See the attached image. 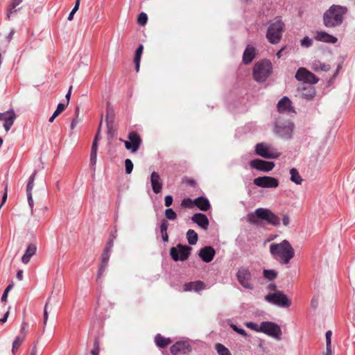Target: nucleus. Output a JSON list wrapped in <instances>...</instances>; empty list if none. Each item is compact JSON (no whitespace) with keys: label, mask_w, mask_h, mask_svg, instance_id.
<instances>
[{"label":"nucleus","mask_w":355,"mask_h":355,"mask_svg":"<svg viewBox=\"0 0 355 355\" xmlns=\"http://www.w3.org/2000/svg\"><path fill=\"white\" fill-rule=\"evenodd\" d=\"M270 253L276 260L282 264H288L295 256V251L287 240L279 243H272L270 245Z\"/></svg>","instance_id":"1"},{"label":"nucleus","mask_w":355,"mask_h":355,"mask_svg":"<svg viewBox=\"0 0 355 355\" xmlns=\"http://www.w3.org/2000/svg\"><path fill=\"white\" fill-rule=\"evenodd\" d=\"M347 12L345 6L332 5L323 14V24L327 28H335L340 26L343 22L344 16Z\"/></svg>","instance_id":"2"},{"label":"nucleus","mask_w":355,"mask_h":355,"mask_svg":"<svg viewBox=\"0 0 355 355\" xmlns=\"http://www.w3.org/2000/svg\"><path fill=\"white\" fill-rule=\"evenodd\" d=\"M247 220L250 224L255 225H260L261 220H265L274 226L280 225V218L266 208H258L254 212L249 213L247 215Z\"/></svg>","instance_id":"3"},{"label":"nucleus","mask_w":355,"mask_h":355,"mask_svg":"<svg viewBox=\"0 0 355 355\" xmlns=\"http://www.w3.org/2000/svg\"><path fill=\"white\" fill-rule=\"evenodd\" d=\"M272 65L269 60L265 59L254 64L252 70L254 79L259 83L265 82L271 75Z\"/></svg>","instance_id":"4"},{"label":"nucleus","mask_w":355,"mask_h":355,"mask_svg":"<svg viewBox=\"0 0 355 355\" xmlns=\"http://www.w3.org/2000/svg\"><path fill=\"white\" fill-rule=\"evenodd\" d=\"M284 24L280 19L270 23L266 32V38L271 44H277L282 39Z\"/></svg>","instance_id":"5"},{"label":"nucleus","mask_w":355,"mask_h":355,"mask_svg":"<svg viewBox=\"0 0 355 355\" xmlns=\"http://www.w3.org/2000/svg\"><path fill=\"white\" fill-rule=\"evenodd\" d=\"M265 300L272 304L279 307L288 308L291 306V302L287 296L281 291L269 293L264 297Z\"/></svg>","instance_id":"6"},{"label":"nucleus","mask_w":355,"mask_h":355,"mask_svg":"<svg viewBox=\"0 0 355 355\" xmlns=\"http://www.w3.org/2000/svg\"><path fill=\"white\" fill-rule=\"evenodd\" d=\"M239 283L245 288L252 290V275L248 267L242 266L238 269L236 275Z\"/></svg>","instance_id":"7"},{"label":"nucleus","mask_w":355,"mask_h":355,"mask_svg":"<svg viewBox=\"0 0 355 355\" xmlns=\"http://www.w3.org/2000/svg\"><path fill=\"white\" fill-rule=\"evenodd\" d=\"M255 153L257 155L266 159H275L280 156L276 149L266 143H259L255 146Z\"/></svg>","instance_id":"8"},{"label":"nucleus","mask_w":355,"mask_h":355,"mask_svg":"<svg viewBox=\"0 0 355 355\" xmlns=\"http://www.w3.org/2000/svg\"><path fill=\"white\" fill-rule=\"evenodd\" d=\"M191 250L192 248L189 246L178 243L176 247H173L171 248L170 255L171 258L175 261H183L189 258Z\"/></svg>","instance_id":"9"},{"label":"nucleus","mask_w":355,"mask_h":355,"mask_svg":"<svg viewBox=\"0 0 355 355\" xmlns=\"http://www.w3.org/2000/svg\"><path fill=\"white\" fill-rule=\"evenodd\" d=\"M260 332H262L278 340L281 339L282 334L280 327L272 322H262L260 324Z\"/></svg>","instance_id":"10"},{"label":"nucleus","mask_w":355,"mask_h":355,"mask_svg":"<svg viewBox=\"0 0 355 355\" xmlns=\"http://www.w3.org/2000/svg\"><path fill=\"white\" fill-rule=\"evenodd\" d=\"M128 141L120 139L125 144L127 150H130L132 153H136L141 144V139L139 134L136 132H131L128 135Z\"/></svg>","instance_id":"11"},{"label":"nucleus","mask_w":355,"mask_h":355,"mask_svg":"<svg viewBox=\"0 0 355 355\" xmlns=\"http://www.w3.org/2000/svg\"><path fill=\"white\" fill-rule=\"evenodd\" d=\"M294 125L291 121L283 123L277 122L275 125V131L279 137L284 139H290L292 136Z\"/></svg>","instance_id":"12"},{"label":"nucleus","mask_w":355,"mask_h":355,"mask_svg":"<svg viewBox=\"0 0 355 355\" xmlns=\"http://www.w3.org/2000/svg\"><path fill=\"white\" fill-rule=\"evenodd\" d=\"M295 78L299 81H302L305 83L309 84H315L319 80V79L312 72L308 71L304 67L298 69L295 73Z\"/></svg>","instance_id":"13"},{"label":"nucleus","mask_w":355,"mask_h":355,"mask_svg":"<svg viewBox=\"0 0 355 355\" xmlns=\"http://www.w3.org/2000/svg\"><path fill=\"white\" fill-rule=\"evenodd\" d=\"M254 184L261 188L275 189L279 186V180L273 177L262 176L254 179Z\"/></svg>","instance_id":"14"},{"label":"nucleus","mask_w":355,"mask_h":355,"mask_svg":"<svg viewBox=\"0 0 355 355\" xmlns=\"http://www.w3.org/2000/svg\"><path fill=\"white\" fill-rule=\"evenodd\" d=\"M170 350L173 355H188L191 347L187 341H178L171 347Z\"/></svg>","instance_id":"15"},{"label":"nucleus","mask_w":355,"mask_h":355,"mask_svg":"<svg viewBox=\"0 0 355 355\" xmlns=\"http://www.w3.org/2000/svg\"><path fill=\"white\" fill-rule=\"evenodd\" d=\"M16 119V114L12 109L5 112H0V121H3V128L6 132H8Z\"/></svg>","instance_id":"16"},{"label":"nucleus","mask_w":355,"mask_h":355,"mask_svg":"<svg viewBox=\"0 0 355 355\" xmlns=\"http://www.w3.org/2000/svg\"><path fill=\"white\" fill-rule=\"evenodd\" d=\"M250 165L252 168L263 172L270 171L275 167V163L273 162L265 161L259 159L252 160Z\"/></svg>","instance_id":"17"},{"label":"nucleus","mask_w":355,"mask_h":355,"mask_svg":"<svg viewBox=\"0 0 355 355\" xmlns=\"http://www.w3.org/2000/svg\"><path fill=\"white\" fill-rule=\"evenodd\" d=\"M100 128L96 132L92 142L91 152H90V166L92 171H95V166L97 161V151H98V141L99 139Z\"/></svg>","instance_id":"18"},{"label":"nucleus","mask_w":355,"mask_h":355,"mask_svg":"<svg viewBox=\"0 0 355 355\" xmlns=\"http://www.w3.org/2000/svg\"><path fill=\"white\" fill-rule=\"evenodd\" d=\"M150 183L153 191L158 194L162 191L163 184L158 173L153 171L150 175Z\"/></svg>","instance_id":"19"},{"label":"nucleus","mask_w":355,"mask_h":355,"mask_svg":"<svg viewBox=\"0 0 355 355\" xmlns=\"http://www.w3.org/2000/svg\"><path fill=\"white\" fill-rule=\"evenodd\" d=\"M215 254L216 252L214 248L211 246H205L200 249L198 254L203 261L209 263L213 260Z\"/></svg>","instance_id":"20"},{"label":"nucleus","mask_w":355,"mask_h":355,"mask_svg":"<svg viewBox=\"0 0 355 355\" xmlns=\"http://www.w3.org/2000/svg\"><path fill=\"white\" fill-rule=\"evenodd\" d=\"M314 38L319 42L329 43V44H336L338 42L337 37H334L332 35L327 33L325 31H318L316 32Z\"/></svg>","instance_id":"21"},{"label":"nucleus","mask_w":355,"mask_h":355,"mask_svg":"<svg viewBox=\"0 0 355 355\" xmlns=\"http://www.w3.org/2000/svg\"><path fill=\"white\" fill-rule=\"evenodd\" d=\"M291 101L290 99L284 96L277 103V108L279 112H294V110L291 106Z\"/></svg>","instance_id":"22"},{"label":"nucleus","mask_w":355,"mask_h":355,"mask_svg":"<svg viewBox=\"0 0 355 355\" xmlns=\"http://www.w3.org/2000/svg\"><path fill=\"white\" fill-rule=\"evenodd\" d=\"M299 95L306 101H310L315 96V89L313 86L309 85L306 87H298Z\"/></svg>","instance_id":"23"},{"label":"nucleus","mask_w":355,"mask_h":355,"mask_svg":"<svg viewBox=\"0 0 355 355\" xmlns=\"http://www.w3.org/2000/svg\"><path fill=\"white\" fill-rule=\"evenodd\" d=\"M191 220L203 230H207L208 229L209 222L205 214L196 213L192 216Z\"/></svg>","instance_id":"24"},{"label":"nucleus","mask_w":355,"mask_h":355,"mask_svg":"<svg viewBox=\"0 0 355 355\" xmlns=\"http://www.w3.org/2000/svg\"><path fill=\"white\" fill-rule=\"evenodd\" d=\"M255 48L251 45H248L243 54V62L245 64H249L255 57Z\"/></svg>","instance_id":"25"},{"label":"nucleus","mask_w":355,"mask_h":355,"mask_svg":"<svg viewBox=\"0 0 355 355\" xmlns=\"http://www.w3.org/2000/svg\"><path fill=\"white\" fill-rule=\"evenodd\" d=\"M205 288V284L203 282L201 281L191 282L184 285V291H194L196 292H198Z\"/></svg>","instance_id":"26"},{"label":"nucleus","mask_w":355,"mask_h":355,"mask_svg":"<svg viewBox=\"0 0 355 355\" xmlns=\"http://www.w3.org/2000/svg\"><path fill=\"white\" fill-rule=\"evenodd\" d=\"M37 250V247L35 244L31 243L27 246V248L25 251L24 254L21 257V261L24 264H27L31 258L35 254Z\"/></svg>","instance_id":"27"},{"label":"nucleus","mask_w":355,"mask_h":355,"mask_svg":"<svg viewBox=\"0 0 355 355\" xmlns=\"http://www.w3.org/2000/svg\"><path fill=\"white\" fill-rule=\"evenodd\" d=\"M195 205L203 211H206L210 208V203L208 199L202 196L195 199Z\"/></svg>","instance_id":"28"},{"label":"nucleus","mask_w":355,"mask_h":355,"mask_svg":"<svg viewBox=\"0 0 355 355\" xmlns=\"http://www.w3.org/2000/svg\"><path fill=\"white\" fill-rule=\"evenodd\" d=\"M155 342L159 347L163 349L167 347L171 343V340L170 338H164L158 334L155 338Z\"/></svg>","instance_id":"29"},{"label":"nucleus","mask_w":355,"mask_h":355,"mask_svg":"<svg viewBox=\"0 0 355 355\" xmlns=\"http://www.w3.org/2000/svg\"><path fill=\"white\" fill-rule=\"evenodd\" d=\"M168 227V223L166 220L163 219L159 226L160 234L164 242L168 241V235L167 233V229Z\"/></svg>","instance_id":"30"},{"label":"nucleus","mask_w":355,"mask_h":355,"mask_svg":"<svg viewBox=\"0 0 355 355\" xmlns=\"http://www.w3.org/2000/svg\"><path fill=\"white\" fill-rule=\"evenodd\" d=\"M291 181L295 183L296 184H301L303 180L300 176L298 171L295 168H292L290 170Z\"/></svg>","instance_id":"31"},{"label":"nucleus","mask_w":355,"mask_h":355,"mask_svg":"<svg viewBox=\"0 0 355 355\" xmlns=\"http://www.w3.org/2000/svg\"><path fill=\"white\" fill-rule=\"evenodd\" d=\"M187 238L190 245H195L198 241V236L193 230H189L187 232Z\"/></svg>","instance_id":"32"},{"label":"nucleus","mask_w":355,"mask_h":355,"mask_svg":"<svg viewBox=\"0 0 355 355\" xmlns=\"http://www.w3.org/2000/svg\"><path fill=\"white\" fill-rule=\"evenodd\" d=\"M263 275L266 279L272 281L277 277V272L273 269H264Z\"/></svg>","instance_id":"33"},{"label":"nucleus","mask_w":355,"mask_h":355,"mask_svg":"<svg viewBox=\"0 0 355 355\" xmlns=\"http://www.w3.org/2000/svg\"><path fill=\"white\" fill-rule=\"evenodd\" d=\"M114 114L112 109L108 106L107 108L106 118L105 121L107 123V128L110 129L111 125L114 123Z\"/></svg>","instance_id":"34"},{"label":"nucleus","mask_w":355,"mask_h":355,"mask_svg":"<svg viewBox=\"0 0 355 355\" xmlns=\"http://www.w3.org/2000/svg\"><path fill=\"white\" fill-rule=\"evenodd\" d=\"M218 355H232L228 348L221 343H216L214 346Z\"/></svg>","instance_id":"35"},{"label":"nucleus","mask_w":355,"mask_h":355,"mask_svg":"<svg viewBox=\"0 0 355 355\" xmlns=\"http://www.w3.org/2000/svg\"><path fill=\"white\" fill-rule=\"evenodd\" d=\"M36 173H37V171H35L28 178V183L26 185V195H28V193L32 194V190L34 187V181H35Z\"/></svg>","instance_id":"36"},{"label":"nucleus","mask_w":355,"mask_h":355,"mask_svg":"<svg viewBox=\"0 0 355 355\" xmlns=\"http://www.w3.org/2000/svg\"><path fill=\"white\" fill-rule=\"evenodd\" d=\"M21 2V0H12L10 9L7 13V18L10 19L12 14L16 13L19 9L16 7Z\"/></svg>","instance_id":"37"},{"label":"nucleus","mask_w":355,"mask_h":355,"mask_svg":"<svg viewBox=\"0 0 355 355\" xmlns=\"http://www.w3.org/2000/svg\"><path fill=\"white\" fill-rule=\"evenodd\" d=\"M24 340V336H18L12 343V353H15Z\"/></svg>","instance_id":"38"},{"label":"nucleus","mask_w":355,"mask_h":355,"mask_svg":"<svg viewBox=\"0 0 355 355\" xmlns=\"http://www.w3.org/2000/svg\"><path fill=\"white\" fill-rule=\"evenodd\" d=\"M165 216L168 220H175L177 219V214L176 212L171 208H168L165 210Z\"/></svg>","instance_id":"39"},{"label":"nucleus","mask_w":355,"mask_h":355,"mask_svg":"<svg viewBox=\"0 0 355 355\" xmlns=\"http://www.w3.org/2000/svg\"><path fill=\"white\" fill-rule=\"evenodd\" d=\"M195 205V200H193L191 198H184L182 200L181 206L185 208H191Z\"/></svg>","instance_id":"40"},{"label":"nucleus","mask_w":355,"mask_h":355,"mask_svg":"<svg viewBox=\"0 0 355 355\" xmlns=\"http://www.w3.org/2000/svg\"><path fill=\"white\" fill-rule=\"evenodd\" d=\"M148 21V16L145 12H141L137 19V22L141 26H145Z\"/></svg>","instance_id":"41"},{"label":"nucleus","mask_w":355,"mask_h":355,"mask_svg":"<svg viewBox=\"0 0 355 355\" xmlns=\"http://www.w3.org/2000/svg\"><path fill=\"white\" fill-rule=\"evenodd\" d=\"M300 44L303 47L309 48L312 46L313 40L309 37L306 36L300 40Z\"/></svg>","instance_id":"42"},{"label":"nucleus","mask_w":355,"mask_h":355,"mask_svg":"<svg viewBox=\"0 0 355 355\" xmlns=\"http://www.w3.org/2000/svg\"><path fill=\"white\" fill-rule=\"evenodd\" d=\"M125 173L127 174H130L133 169V163L130 159H126L125 160Z\"/></svg>","instance_id":"43"},{"label":"nucleus","mask_w":355,"mask_h":355,"mask_svg":"<svg viewBox=\"0 0 355 355\" xmlns=\"http://www.w3.org/2000/svg\"><path fill=\"white\" fill-rule=\"evenodd\" d=\"M314 70H322L327 71V66L324 64H322L318 61H315L313 63V67Z\"/></svg>","instance_id":"44"},{"label":"nucleus","mask_w":355,"mask_h":355,"mask_svg":"<svg viewBox=\"0 0 355 355\" xmlns=\"http://www.w3.org/2000/svg\"><path fill=\"white\" fill-rule=\"evenodd\" d=\"M230 327L236 332L239 334L240 335L243 336V337H245L247 336L246 331L236 326V324H231Z\"/></svg>","instance_id":"45"},{"label":"nucleus","mask_w":355,"mask_h":355,"mask_svg":"<svg viewBox=\"0 0 355 355\" xmlns=\"http://www.w3.org/2000/svg\"><path fill=\"white\" fill-rule=\"evenodd\" d=\"M67 105L64 103H59L57 106L56 110L54 111L53 114L55 116H59L66 108Z\"/></svg>","instance_id":"46"},{"label":"nucleus","mask_w":355,"mask_h":355,"mask_svg":"<svg viewBox=\"0 0 355 355\" xmlns=\"http://www.w3.org/2000/svg\"><path fill=\"white\" fill-rule=\"evenodd\" d=\"M12 288H13V284H9L6 287V288L4 290L3 293L1 296V299L2 302H6L7 301L8 293Z\"/></svg>","instance_id":"47"},{"label":"nucleus","mask_w":355,"mask_h":355,"mask_svg":"<svg viewBox=\"0 0 355 355\" xmlns=\"http://www.w3.org/2000/svg\"><path fill=\"white\" fill-rule=\"evenodd\" d=\"M107 266V265L101 263V266H100L98 271L97 277H96L97 282H100L101 278L102 275H103V272H105Z\"/></svg>","instance_id":"48"},{"label":"nucleus","mask_w":355,"mask_h":355,"mask_svg":"<svg viewBox=\"0 0 355 355\" xmlns=\"http://www.w3.org/2000/svg\"><path fill=\"white\" fill-rule=\"evenodd\" d=\"M144 46L142 44L139 45L137 49H136L135 54V60H141V54L143 53Z\"/></svg>","instance_id":"49"},{"label":"nucleus","mask_w":355,"mask_h":355,"mask_svg":"<svg viewBox=\"0 0 355 355\" xmlns=\"http://www.w3.org/2000/svg\"><path fill=\"white\" fill-rule=\"evenodd\" d=\"M110 253L111 252L103 251V252L102 254L101 263L107 266V263H108V261H109V259H110Z\"/></svg>","instance_id":"50"},{"label":"nucleus","mask_w":355,"mask_h":355,"mask_svg":"<svg viewBox=\"0 0 355 355\" xmlns=\"http://www.w3.org/2000/svg\"><path fill=\"white\" fill-rule=\"evenodd\" d=\"M245 325L248 328H250L255 331L260 332V329H259L260 325H258L257 324H256L254 322H246Z\"/></svg>","instance_id":"51"},{"label":"nucleus","mask_w":355,"mask_h":355,"mask_svg":"<svg viewBox=\"0 0 355 355\" xmlns=\"http://www.w3.org/2000/svg\"><path fill=\"white\" fill-rule=\"evenodd\" d=\"M92 355L99 354V343L97 338L95 339L94 343V349L91 352Z\"/></svg>","instance_id":"52"},{"label":"nucleus","mask_w":355,"mask_h":355,"mask_svg":"<svg viewBox=\"0 0 355 355\" xmlns=\"http://www.w3.org/2000/svg\"><path fill=\"white\" fill-rule=\"evenodd\" d=\"M173 198L172 196L168 195V196H165L164 205L166 207H170L173 204Z\"/></svg>","instance_id":"53"},{"label":"nucleus","mask_w":355,"mask_h":355,"mask_svg":"<svg viewBox=\"0 0 355 355\" xmlns=\"http://www.w3.org/2000/svg\"><path fill=\"white\" fill-rule=\"evenodd\" d=\"M114 242L113 239H109V241H107L106 246L103 251L111 252V249L113 247Z\"/></svg>","instance_id":"54"},{"label":"nucleus","mask_w":355,"mask_h":355,"mask_svg":"<svg viewBox=\"0 0 355 355\" xmlns=\"http://www.w3.org/2000/svg\"><path fill=\"white\" fill-rule=\"evenodd\" d=\"M28 203L31 208V214L33 212L34 202L32 194L27 195Z\"/></svg>","instance_id":"55"},{"label":"nucleus","mask_w":355,"mask_h":355,"mask_svg":"<svg viewBox=\"0 0 355 355\" xmlns=\"http://www.w3.org/2000/svg\"><path fill=\"white\" fill-rule=\"evenodd\" d=\"M48 304H49V302H47L44 308V326L46 324L48 318H49V314H48V311H47Z\"/></svg>","instance_id":"56"},{"label":"nucleus","mask_w":355,"mask_h":355,"mask_svg":"<svg viewBox=\"0 0 355 355\" xmlns=\"http://www.w3.org/2000/svg\"><path fill=\"white\" fill-rule=\"evenodd\" d=\"M319 303L318 297L314 296L311 302V305L313 309H315L318 307Z\"/></svg>","instance_id":"57"},{"label":"nucleus","mask_w":355,"mask_h":355,"mask_svg":"<svg viewBox=\"0 0 355 355\" xmlns=\"http://www.w3.org/2000/svg\"><path fill=\"white\" fill-rule=\"evenodd\" d=\"M331 336H332L331 331L329 330L326 332V334H325L326 344H331Z\"/></svg>","instance_id":"58"},{"label":"nucleus","mask_w":355,"mask_h":355,"mask_svg":"<svg viewBox=\"0 0 355 355\" xmlns=\"http://www.w3.org/2000/svg\"><path fill=\"white\" fill-rule=\"evenodd\" d=\"M282 223L284 226H288L290 224V218L288 214L283 215Z\"/></svg>","instance_id":"59"},{"label":"nucleus","mask_w":355,"mask_h":355,"mask_svg":"<svg viewBox=\"0 0 355 355\" xmlns=\"http://www.w3.org/2000/svg\"><path fill=\"white\" fill-rule=\"evenodd\" d=\"M7 193H8V184H5V188H4V193L3 195V197H2V202H1V205H3L6 200H7Z\"/></svg>","instance_id":"60"},{"label":"nucleus","mask_w":355,"mask_h":355,"mask_svg":"<svg viewBox=\"0 0 355 355\" xmlns=\"http://www.w3.org/2000/svg\"><path fill=\"white\" fill-rule=\"evenodd\" d=\"M28 327V324L26 322H23L21 326V335L20 336H24L26 334V328Z\"/></svg>","instance_id":"61"},{"label":"nucleus","mask_w":355,"mask_h":355,"mask_svg":"<svg viewBox=\"0 0 355 355\" xmlns=\"http://www.w3.org/2000/svg\"><path fill=\"white\" fill-rule=\"evenodd\" d=\"M324 355H333L331 344H326V352Z\"/></svg>","instance_id":"62"},{"label":"nucleus","mask_w":355,"mask_h":355,"mask_svg":"<svg viewBox=\"0 0 355 355\" xmlns=\"http://www.w3.org/2000/svg\"><path fill=\"white\" fill-rule=\"evenodd\" d=\"M71 89H72V86H71L69 89V91L67 93L66 96H65V98H67V106L69 104V99H70V97H71Z\"/></svg>","instance_id":"63"},{"label":"nucleus","mask_w":355,"mask_h":355,"mask_svg":"<svg viewBox=\"0 0 355 355\" xmlns=\"http://www.w3.org/2000/svg\"><path fill=\"white\" fill-rule=\"evenodd\" d=\"M268 289L271 291H277V286L276 284L271 283L268 286Z\"/></svg>","instance_id":"64"}]
</instances>
